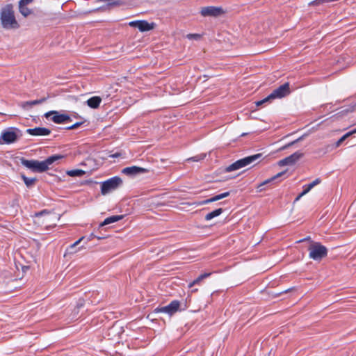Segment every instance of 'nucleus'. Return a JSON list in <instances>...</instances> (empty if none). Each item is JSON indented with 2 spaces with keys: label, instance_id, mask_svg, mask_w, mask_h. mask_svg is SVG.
Returning <instances> with one entry per match:
<instances>
[{
  "label": "nucleus",
  "instance_id": "nucleus-1",
  "mask_svg": "<svg viewBox=\"0 0 356 356\" xmlns=\"http://www.w3.org/2000/svg\"><path fill=\"white\" fill-rule=\"evenodd\" d=\"M63 158L62 155H53L48 157L46 160L39 161L37 160H26L22 159V163L23 165L37 172H43L47 171L49 165L53 164L54 162Z\"/></svg>",
  "mask_w": 356,
  "mask_h": 356
},
{
  "label": "nucleus",
  "instance_id": "nucleus-2",
  "mask_svg": "<svg viewBox=\"0 0 356 356\" xmlns=\"http://www.w3.org/2000/svg\"><path fill=\"white\" fill-rule=\"evenodd\" d=\"M0 20L2 27L5 29H17L19 27L12 5H6L1 8Z\"/></svg>",
  "mask_w": 356,
  "mask_h": 356
},
{
  "label": "nucleus",
  "instance_id": "nucleus-3",
  "mask_svg": "<svg viewBox=\"0 0 356 356\" xmlns=\"http://www.w3.org/2000/svg\"><path fill=\"white\" fill-rule=\"evenodd\" d=\"M59 219L58 215L51 213L47 210H43L36 213L34 215V222L38 225L45 226L47 228L54 227L56 222Z\"/></svg>",
  "mask_w": 356,
  "mask_h": 356
},
{
  "label": "nucleus",
  "instance_id": "nucleus-4",
  "mask_svg": "<svg viewBox=\"0 0 356 356\" xmlns=\"http://www.w3.org/2000/svg\"><path fill=\"white\" fill-rule=\"evenodd\" d=\"M261 157V154H257L254 155L249 156L247 157H245L243 159H239L234 162V163L229 165L225 168V171L229 172L232 171H234L238 169H241L242 168H244L245 166H248L252 163L253 162L256 161L259 159Z\"/></svg>",
  "mask_w": 356,
  "mask_h": 356
},
{
  "label": "nucleus",
  "instance_id": "nucleus-5",
  "mask_svg": "<svg viewBox=\"0 0 356 356\" xmlns=\"http://www.w3.org/2000/svg\"><path fill=\"white\" fill-rule=\"evenodd\" d=\"M308 250L309 252V258L316 261L321 260L327 254L326 247L317 242L312 243L309 245Z\"/></svg>",
  "mask_w": 356,
  "mask_h": 356
},
{
  "label": "nucleus",
  "instance_id": "nucleus-6",
  "mask_svg": "<svg viewBox=\"0 0 356 356\" xmlns=\"http://www.w3.org/2000/svg\"><path fill=\"white\" fill-rule=\"evenodd\" d=\"M122 184V180L119 177H113L104 182L101 185V193L106 195L117 189Z\"/></svg>",
  "mask_w": 356,
  "mask_h": 356
},
{
  "label": "nucleus",
  "instance_id": "nucleus-7",
  "mask_svg": "<svg viewBox=\"0 0 356 356\" xmlns=\"http://www.w3.org/2000/svg\"><path fill=\"white\" fill-rule=\"evenodd\" d=\"M180 307V302L178 300H173L168 305L162 307H158L154 309V312L156 313L159 312H163L169 314L170 316L173 315L175 314Z\"/></svg>",
  "mask_w": 356,
  "mask_h": 356
},
{
  "label": "nucleus",
  "instance_id": "nucleus-8",
  "mask_svg": "<svg viewBox=\"0 0 356 356\" xmlns=\"http://www.w3.org/2000/svg\"><path fill=\"white\" fill-rule=\"evenodd\" d=\"M290 92L289 83H285L274 90L273 92L270 94V98H272V99L282 98L288 95Z\"/></svg>",
  "mask_w": 356,
  "mask_h": 356
},
{
  "label": "nucleus",
  "instance_id": "nucleus-9",
  "mask_svg": "<svg viewBox=\"0 0 356 356\" xmlns=\"http://www.w3.org/2000/svg\"><path fill=\"white\" fill-rule=\"evenodd\" d=\"M46 118L51 117V120L57 124H61L67 121H70L71 118L69 115L65 114H60L58 111H52L47 112L44 114Z\"/></svg>",
  "mask_w": 356,
  "mask_h": 356
},
{
  "label": "nucleus",
  "instance_id": "nucleus-10",
  "mask_svg": "<svg viewBox=\"0 0 356 356\" xmlns=\"http://www.w3.org/2000/svg\"><path fill=\"white\" fill-rule=\"evenodd\" d=\"M17 135L16 132L12 129H8L2 132L1 135L0 140H2V142L0 141V143H12L17 140Z\"/></svg>",
  "mask_w": 356,
  "mask_h": 356
},
{
  "label": "nucleus",
  "instance_id": "nucleus-11",
  "mask_svg": "<svg viewBox=\"0 0 356 356\" xmlns=\"http://www.w3.org/2000/svg\"><path fill=\"white\" fill-rule=\"evenodd\" d=\"M302 155L303 154L302 153L296 152L284 159L279 161L278 165L280 166L293 165L302 156Z\"/></svg>",
  "mask_w": 356,
  "mask_h": 356
},
{
  "label": "nucleus",
  "instance_id": "nucleus-12",
  "mask_svg": "<svg viewBox=\"0 0 356 356\" xmlns=\"http://www.w3.org/2000/svg\"><path fill=\"white\" fill-rule=\"evenodd\" d=\"M201 15L204 17H217L222 14V10L220 7L208 6L201 9Z\"/></svg>",
  "mask_w": 356,
  "mask_h": 356
},
{
  "label": "nucleus",
  "instance_id": "nucleus-13",
  "mask_svg": "<svg viewBox=\"0 0 356 356\" xmlns=\"http://www.w3.org/2000/svg\"><path fill=\"white\" fill-rule=\"evenodd\" d=\"M148 172V170L138 166L127 167L122 169V172L129 177H134L139 174H143Z\"/></svg>",
  "mask_w": 356,
  "mask_h": 356
},
{
  "label": "nucleus",
  "instance_id": "nucleus-14",
  "mask_svg": "<svg viewBox=\"0 0 356 356\" xmlns=\"http://www.w3.org/2000/svg\"><path fill=\"white\" fill-rule=\"evenodd\" d=\"M129 25L138 28L140 31H147L154 29V24H149L147 21H133Z\"/></svg>",
  "mask_w": 356,
  "mask_h": 356
},
{
  "label": "nucleus",
  "instance_id": "nucleus-15",
  "mask_svg": "<svg viewBox=\"0 0 356 356\" xmlns=\"http://www.w3.org/2000/svg\"><path fill=\"white\" fill-rule=\"evenodd\" d=\"M229 195V192H225V193L217 195L211 198L207 199V200L202 201V202H193V203H184V204L196 205V206L203 205L205 204H208V203H211L213 202L220 200L221 199L228 197Z\"/></svg>",
  "mask_w": 356,
  "mask_h": 356
},
{
  "label": "nucleus",
  "instance_id": "nucleus-16",
  "mask_svg": "<svg viewBox=\"0 0 356 356\" xmlns=\"http://www.w3.org/2000/svg\"><path fill=\"white\" fill-rule=\"evenodd\" d=\"M27 133L32 136H48L50 134L51 131L44 127H35L33 129H29L26 130Z\"/></svg>",
  "mask_w": 356,
  "mask_h": 356
},
{
  "label": "nucleus",
  "instance_id": "nucleus-17",
  "mask_svg": "<svg viewBox=\"0 0 356 356\" xmlns=\"http://www.w3.org/2000/svg\"><path fill=\"white\" fill-rule=\"evenodd\" d=\"M102 102L100 97L95 96L88 99L86 102L87 105L92 108H97Z\"/></svg>",
  "mask_w": 356,
  "mask_h": 356
},
{
  "label": "nucleus",
  "instance_id": "nucleus-18",
  "mask_svg": "<svg viewBox=\"0 0 356 356\" xmlns=\"http://www.w3.org/2000/svg\"><path fill=\"white\" fill-rule=\"evenodd\" d=\"M123 218L122 215L119 216H112L108 218H106L101 224L100 226H104L111 223L115 222L117 221H119Z\"/></svg>",
  "mask_w": 356,
  "mask_h": 356
},
{
  "label": "nucleus",
  "instance_id": "nucleus-19",
  "mask_svg": "<svg viewBox=\"0 0 356 356\" xmlns=\"http://www.w3.org/2000/svg\"><path fill=\"white\" fill-rule=\"evenodd\" d=\"M211 275V273H205L204 274L200 275L197 279L191 282L188 284V288L191 289L195 284H200V282L205 278L209 277Z\"/></svg>",
  "mask_w": 356,
  "mask_h": 356
},
{
  "label": "nucleus",
  "instance_id": "nucleus-20",
  "mask_svg": "<svg viewBox=\"0 0 356 356\" xmlns=\"http://www.w3.org/2000/svg\"><path fill=\"white\" fill-rule=\"evenodd\" d=\"M222 211H223V210L221 208L216 209V210L213 211L212 212H210L208 214H207L205 216V220H210L213 219V218L220 216L222 213Z\"/></svg>",
  "mask_w": 356,
  "mask_h": 356
},
{
  "label": "nucleus",
  "instance_id": "nucleus-21",
  "mask_svg": "<svg viewBox=\"0 0 356 356\" xmlns=\"http://www.w3.org/2000/svg\"><path fill=\"white\" fill-rule=\"evenodd\" d=\"M67 175L70 177H81L85 175V171L79 169L72 170L67 172Z\"/></svg>",
  "mask_w": 356,
  "mask_h": 356
},
{
  "label": "nucleus",
  "instance_id": "nucleus-22",
  "mask_svg": "<svg viewBox=\"0 0 356 356\" xmlns=\"http://www.w3.org/2000/svg\"><path fill=\"white\" fill-rule=\"evenodd\" d=\"M19 9L20 13L24 17H27L31 13V10L26 5L19 3Z\"/></svg>",
  "mask_w": 356,
  "mask_h": 356
},
{
  "label": "nucleus",
  "instance_id": "nucleus-23",
  "mask_svg": "<svg viewBox=\"0 0 356 356\" xmlns=\"http://www.w3.org/2000/svg\"><path fill=\"white\" fill-rule=\"evenodd\" d=\"M45 100L44 98H42L41 99H38V100H34V101H30V102H25L22 104V106L24 108H26V106H35V105H37V104H41L42 102H44Z\"/></svg>",
  "mask_w": 356,
  "mask_h": 356
},
{
  "label": "nucleus",
  "instance_id": "nucleus-24",
  "mask_svg": "<svg viewBox=\"0 0 356 356\" xmlns=\"http://www.w3.org/2000/svg\"><path fill=\"white\" fill-rule=\"evenodd\" d=\"M284 174V172H282L277 174L276 175L273 176V177L268 179L265 180L264 181H263L261 184H260V185L258 187L260 188L267 184L272 182L273 181L275 180L277 178L281 177Z\"/></svg>",
  "mask_w": 356,
  "mask_h": 356
},
{
  "label": "nucleus",
  "instance_id": "nucleus-25",
  "mask_svg": "<svg viewBox=\"0 0 356 356\" xmlns=\"http://www.w3.org/2000/svg\"><path fill=\"white\" fill-rule=\"evenodd\" d=\"M306 134H304L302 136H301L300 137H299L298 139L285 145L284 146H283L282 147L280 148L281 150H283V149H286L287 148H289V147L293 145L294 144H296V143L298 142H300V141H302L305 137H306Z\"/></svg>",
  "mask_w": 356,
  "mask_h": 356
},
{
  "label": "nucleus",
  "instance_id": "nucleus-26",
  "mask_svg": "<svg viewBox=\"0 0 356 356\" xmlns=\"http://www.w3.org/2000/svg\"><path fill=\"white\" fill-rule=\"evenodd\" d=\"M22 178L24 180V183H25V184L26 185L27 187L32 186L35 184V182L36 181L35 178H29V177H26L24 175H22Z\"/></svg>",
  "mask_w": 356,
  "mask_h": 356
},
{
  "label": "nucleus",
  "instance_id": "nucleus-27",
  "mask_svg": "<svg viewBox=\"0 0 356 356\" xmlns=\"http://www.w3.org/2000/svg\"><path fill=\"white\" fill-rule=\"evenodd\" d=\"M83 237H81L80 238L78 241H76L75 243H74L73 244H72L67 249V252L66 253H68V254H74L75 253L76 251H74V249L76 246H77L80 242L83 240Z\"/></svg>",
  "mask_w": 356,
  "mask_h": 356
},
{
  "label": "nucleus",
  "instance_id": "nucleus-28",
  "mask_svg": "<svg viewBox=\"0 0 356 356\" xmlns=\"http://www.w3.org/2000/svg\"><path fill=\"white\" fill-rule=\"evenodd\" d=\"M273 100L272 98H270V95L266 97V98L263 99L262 100L257 101L255 102L257 106H261L262 104L268 102L270 101Z\"/></svg>",
  "mask_w": 356,
  "mask_h": 356
},
{
  "label": "nucleus",
  "instance_id": "nucleus-29",
  "mask_svg": "<svg viewBox=\"0 0 356 356\" xmlns=\"http://www.w3.org/2000/svg\"><path fill=\"white\" fill-rule=\"evenodd\" d=\"M321 182V179L319 178H317L315 180H314L312 183H310L309 184H308L307 186L312 189L315 186L319 184Z\"/></svg>",
  "mask_w": 356,
  "mask_h": 356
},
{
  "label": "nucleus",
  "instance_id": "nucleus-30",
  "mask_svg": "<svg viewBox=\"0 0 356 356\" xmlns=\"http://www.w3.org/2000/svg\"><path fill=\"white\" fill-rule=\"evenodd\" d=\"M355 107H356V104L355 105H351L348 108L343 110L342 113L343 114H346V113H348L349 112H353L355 109Z\"/></svg>",
  "mask_w": 356,
  "mask_h": 356
},
{
  "label": "nucleus",
  "instance_id": "nucleus-31",
  "mask_svg": "<svg viewBox=\"0 0 356 356\" xmlns=\"http://www.w3.org/2000/svg\"><path fill=\"white\" fill-rule=\"evenodd\" d=\"M186 38L189 40H198L200 38V35L199 34H188Z\"/></svg>",
  "mask_w": 356,
  "mask_h": 356
},
{
  "label": "nucleus",
  "instance_id": "nucleus-32",
  "mask_svg": "<svg viewBox=\"0 0 356 356\" xmlns=\"http://www.w3.org/2000/svg\"><path fill=\"white\" fill-rule=\"evenodd\" d=\"M83 122H76L74 124H72V126L70 127H67V129L69 130H72V129H76L77 127H79L81 124H82Z\"/></svg>",
  "mask_w": 356,
  "mask_h": 356
},
{
  "label": "nucleus",
  "instance_id": "nucleus-33",
  "mask_svg": "<svg viewBox=\"0 0 356 356\" xmlns=\"http://www.w3.org/2000/svg\"><path fill=\"white\" fill-rule=\"evenodd\" d=\"M204 157V156H197L191 157V158L188 159V161H200L201 159H203Z\"/></svg>",
  "mask_w": 356,
  "mask_h": 356
},
{
  "label": "nucleus",
  "instance_id": "nucleus-34",
  "mask_svg": "<svg viewBox=\"0 0 356 356\" xmlns=\"http://www.w3.org/2000/svg\"><path fill=\"white\" fill-rule=\"evenodd\" d=\"M303 188H304V190L302 192H303V194H305V195L307 193H308L312 190L307 185L304 186Z\"/></svg>",
  "mask_w": 356,
  "mask_h": 356
},
{
  "label": "nucleus",
  "instance_id": "nucleus-35",
  "mask_svg": "<svg viewBox=\"0 0 356 356\" xmlns=\"http://www.w3.org/2000/svg\"><path fill=\"white\" fill-rule=\"evenodd\" d=\"M33 0H20L19 1V4H22V5H28L29 3H30Z\"/></svg>",
  "mask_w": 356,
  "mask_h": 356
},
{
  "label": "nucleus",
  "instance_id": "nucleus-36",
  "mask_svg": "<svg viewBox=\"0 0 356 356\" xmlns=\"http://www.w3.org/2000/svg\"><path fill=\"white\" fill-rule=\"evenodd\" d=\"M345 138L342 136L336 143V146L339 147L345 140Z\"/></svg>",
  "mask_w": 356,
  "mask_h": 356
},
{
  "label": "nucleus",
  "instance_id": "nucleus-37",
  "mask_svg": "<svg viewBox=\"0 0 356 356\" xmlns=\"http://www.w3.org/2000/svg\"><path fill=\"white\" fill-rule=\"evenodd\" d=\"M351 135H352V133H350V131H349V132L346 133L345 135H343V136L345 138V139H346L347 138H348Z\"/></svg>",
  "mask_w": 356,
  "mask_h": 356
},
{
  "label": "nucleus",
  "instance_id": "nucleus-38",
  "mask_svg": "<svg viewBox=\"0 0 356 356\" xmlns=\"http://www.w3.org/2000/svg\"><path fill=\"white\" fill-rule=\"evenodd\" d=\"M197 291H198V289H193L191 290V292H192V293H195V292H197Z\"/></svg>",
  "mask_w": 356,
  "mask_h": 356
},
{
  "label": "nucleus",
  "instance_id": "nucleus-39",
  "mask_svg": "<svg viewBox=\"0 0 356 356\" xmlns=\"http://www.w3.org/2000/svg\"><path fill=\"white\" fill-rule=\"evenodd\" d=\"M301 197L300 196H298L296 199H295V202H297L298 201Z\"/></svg>",
  "mask_w": 356,
  "mask_h": 356
},
{
  "label": "nucleus",
  "instance_id": "nucleus-40",
  "mask_svg": "<svg viewBox=\"0 0 356 356\" xmlns=\"http://www.w3.org/2000/svg\"><path fill=\"white\" fill-rule=\"evenodd\" d=\"M309 239H310V238H309V237H308V238H304L303 240L299 241L298 242H301V241H304L309 240Z\"/></svg>",
  "mask_w": 356,
  "mask_h": 356
},
{
  "label": "nucleus",
  "instance_id": "nucleus-41",
  "mask_svg": "<svg viewBox=\"0 0 356 356\" xmlns=\"http://www.w3.org/2000/svg\"><path fill=\"white\" fill-rule=\"evenodd\" d=\"M350 133H352V135L356 133V129L351 131Z\"/></svg>",
  "mask_w": 356,
  "mask_h": 356
},
{
  "label": "nucleus",
  "instance_id": "nucleus-42",
  "mask_svg": "<svg viewBox=\"0 0 356 356\" xmlns=\"http://www.w3.org/2000/svg\"><path fill=\"white\" fill-rule=\"evenodd\" d=\"M305 194H303V192H302L298 196H300V197H302V196H304Z\"/></svg>",
  "mask_w": 356,
  "mask_h": 356
},
{
  "label": "nucleus",
  "instance_id": "nucleus-43",
  "mask_svg": "<svg viewBox=\"0 0 356 356\" xmlns=\"http://www.w3.org/2000/svg\"><path fill=\"white\" fill-rule=\"evenodd\" d=\"M114 329H115V327H112V328L111 329V331H113Z\"/></svg>",
  "mask_w": 356,
  "mask_h": 356
}]
</instances>
